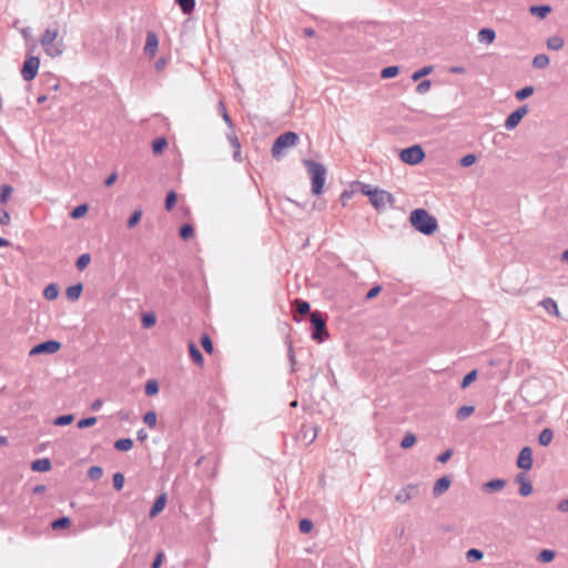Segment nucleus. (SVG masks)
Masks as SVG:
<instances>
[{
  "mask_svg": "<svg viewBox=\"0 0 568 568\" xmlns=\"http://www.w3.org/2000/svg\"><path fill=\"white\" fill-rule=\"evenodd\" d=\"M529 112V108L527 104H524L516 109L514 112H511L506 121H505V128L507 130H514L523 120V118Z\"/></svg>",
  "mask_w": 568,
  "mask_h": 568,
  "instance_id": "10",
  "label": "nucleus"
},
{
  "mask_svg": "<svg viewBox=\"0 0 568 568\" xmlns=\"http://www.w3.org/2000/svg\"><path fill=\"white\" fill-rule=\"evenodd\" d=\"M303 164L311 176L313 194L320 195L323 192L326 179L325 166L322 163L310 159L303 160Z\"/></svg>",
  "mask_w": 568,
  "mask_h": 568,
  "instance_id": "2",
  "label": "nucleus"
},
{
  "mask_svg": "<svg viewBox=\"0 0 568 568\" xmlns=\"http://www.w3.org/2000/svg\"><path fill=\"white\" fill-rule=\"evenodd\" d=\"M166 146H168V141L163 136L156 138L152 142V151L154 154H161Z\"/></svg>",
  "mask_w": 568,
  "mask_h": 568,
  "instance_id": "28",
  "label": "nucleus"
},
{
  "mask_svg": "<svg viewBox=\"0 0 568 568\" xmlns=\"http://www.w3.org/2000/svg\"><path fill=\"white\" fill-rule=\"evenodd\" d=\"M103 475V470L100 466H92L88 470V476L91 480H99Z\"/></svg>",
  "mask_w": 568,
  "mask_h": 568,
  "instance_id": "50",
  "label": "nucleus"
},
{
  "mask_svg": "<svg viewBox=\"0 0 568 568\" xmlns=\"http://www.w3.org/2000/svg\"><path fill=\"white\" fill-rule=\"evenodd\" d=\"M142 211L135 210L128 220V227L133 229L141 220Z\"/></svg>",
  "mask_w": 568,
  "mask_h": 568,
  "instance_id": "51",
  "label": "nucleus"
},
{
  "mask_svg": "<svg viewBox=\"0 0 568 568\" xmlns=\"http://www.w3.org/2000/svg\"><path fill=\"white\" fill-rule=\"evenodd\" d=\"M517 466L520 469H524L526 471L531 469V466H532V450H531L530 447L526 446V447H524L519 452V455H518V458H517Z\"/></svg>",
  "mask_w": 568,
  "mask_h": 568,
  "instance_id": "13",
  "label": "nucleus"
},
{
  "mask_svg": "<svg viewBox=\"0 0 568 568\" xmlns=\"http://www.w3.org/2000/svg\"><path fill=\"white\" fill-rule=\"evenodd\" d=\"M59 295V286L54 283L52 284H49L44 291H43V296L48 300V301H53L58 297Z\"/></svg>",
  "mask_w": 568,
  "mask_h": 568,
  "instance_id": "27",
  "label": "nucleus"
},
{
  "mask_svg": "<svg viewBox=\"0 0 568 568\" xmlns=\"http://www.w3.org/2000/svg\"><path fill=\"white\" fill-rule=\"evenodd\" d=\"M61 348V343L54 339L45 341L33 346L30 351V355L39 354H54Z\"/></svg>",
  "mask_w": 568,
  "mask_h": 568,
  "instance_id": "9",
  "label": "nucleus"
},
{
  "mask_svg": "<svg viewBox=\"0 0 568 568\" xmlns=\"http://www.w3.org/2000/svg\"><path fill=\"white\" fill-rule=\"evenodd\" d=\"M71 525V519L67 516L60 517L51 523V527L54 530L67 528Z\"/></svg>",
  "mask_w": 568,
  "mask_h": 568,
  "instance_id": "35",
  "label": "nucleus"
},
{
  "mask_svg": "<svg viewBox=\"0 0 568 568\" xmlns=\"http://www.w3.org/2000/svg\"><path fill=\"white\" fill-rule=\"evenodd\" d=\"M219 111L224 120V122L227 124L229 128H233V121L231 119V116L229 115L227 111H226V108H225V104L223 101H220L219 102Z\"/></svg>",
  "mask_w": 568,
  "mask_h": 568,
  "instance_id": "46",
  "label": "nucleus"
},
{
  "mask_svg": "<svg viewBox=\"0 0 568 568\" xmlns=\"http://www.w3.org/2000/svg\"><path fill=\"white\" fill-rule=\"evenodd\" d=\"M564 45H565V41L559 36L550 37L547 40V48L550 50L558 51V50H561L564 48Z\"/></svg>",
  "mask_w": 568,
  "mask_h": 568,
  "instance_id": "24",
  "label": "nucleus"
},
{
  "mask_svg": "<svg viewBox=\"0 0 568 568\" xmlns=\"http://www.w3.org/2000/svg\"><path fill=\"white\" fill-rule=\"evenodd\" d=\"M399 158L406 164L416 165L424 160L425 152L420 145L415 144L402 150Z\"/></svg>",
  "mask_w": 568,
  "mask_h": 568,
  "instance_id": "6",
  "label": "nucleus"
},
{
  "mask_svg": "<svg viewBox=\"0 0 568 568\" xmlns=\"http://www.w3.org/2000/svg\"><path fill=\"white\" fill-rule=\"evenodd\" d=\"M201 344L206 353H209V354L213 353V343H212L211 337L207 334L202 335Z\"/></svg>",
  "mask_w": 568,
  "mask_h": 568,
  "instance_id": "53",
  "label": "nucleus"
},
{
  "mask_svg": "<svg viewBox=\"0 0 568 568\" xmlns=\"http://www.w3.org/2000/svg\"><path fill=\"white\" fill-rule=\"evenodd\" d=\"M175 203H176V193L174 191H170L165 197V209L168 211H172L173 207L175 206Z\"/></svg>",
  "mask_w": 568,
  "mask_h": 568,
  "instance_id": "52",
  "label": "nucleus"
},
{
  "mask_svg": "<svg viewBox=\"0 0 568 568\" xmlns=\"http://www.w3.org/2000/svg\"><path fill=\"white\" fill-rule=\"evenodd\" d=\"M532 93H534V87L527 85V87H524L523 89L516 91L515 98L519 101H523V100L529 98L530 95H532Z\"/></svg>",
  "mask_w": 568,
  "mask_h": 568,
  "instance_id": "36",
  "label": "nucleus"
},
{
  "mask_svg": "<svg viewBox=\"0 0 568 568\" xmlns=\"http://www.w3.org/2000/svg\"><path fill=\"white\" fill-rule=\"evenodd\" d=\"M58 36V30L47 29L40 38V43L45 53L52 58L61 55L64 50L62 40L55 42Z\"/></svg>",
  "mask_w": 568,
  "mask_h": 568,
  "instance_id": "3",
  "label": "nucleus"
},
{
  "mask_svg": "<svg viewBox=\"0 0 568 568\" xmlns=\"http://www.w3.org/2000/svg\"><path fill=\"white\" fill-rule=\"evenodd\" d=\"M73 420H74V415L68 414V415L58 416L53 420V424L55 426H67V425L71 424Z\"/></svg>",
  "mask_w": 568,
  "mask_h": 568,
  "instance_id": "43",
  "label": "nucleus"
},
{
  "mask_svg": "<svg viewBox=\"0 0 568 568\" xmlns=\"http://www.w3.org/2000/svg\"><path fill=\"white\" fill-rule=\"evenodd\" d=\"M416 443V436L413 433H406L404 438L400 442V447L404 449H408L413 447Z\"/></svg>",
  "mask_w": 568,
  "mask_h": 568,
  "instance_id": "37",
  "label": "nucleus"
},
{
  "mask_svg": "<svg viewBox=\"0 0 568 568\" xmlns=\"http://www.w3.org/2000/svg\"><path fill=\"white\" fill-rule=\"evenodd\" d=\"M286 344H287V356H288L290 363L292 365V368L294 369V365L296 364L294 348H293L291 341H287Z\"/></svg>",
  "mask_w": 568,
  "mask_h": 568,
  "instance_id": "60",
  "label": "nucleus"
},
{
  "mask_svg": "<svg viewBox=\"0 0 568 568\" xmlns=\"http://www.w3.org/2000/svg\"><path fill=\"white\" fill-rule=\"evenodd\" d=\"M312 338L318 343H323L328 337L326 328V316L320 311L311 313Z\"/></svg>",
  "mask_w": 568,
  "mask_h": 568,
  "instance_id": "4",
  "label": "nucleus"
},
{
  "mask_svg": "<svg viewBox=\"0 0 568 568\" xmlns=\"http://www.w3.org/2000/svg\"><path fill=\"white\" fill-rule=\"evenodd\" d=\"M95 423H97V417L91 416V417L80 419L78 422L77 426H78V428L83 429V428L93 426Z\"/></svg>",
  "mask_w": 568,
  "mask_h": 568,
  "instance_id": "55",
  "label": "nucleus"
},
{
  "mask_svg": "<svg viewBox=\"0 0 568 568\" xmlns=\"http://www.w3.org/2000/svg\"><path fill=\"white\" fill-rule=\"evenodd\" d=\"M40 67V60L38 57H29L24 60L21 75L24 81H31L37 77Z\"/></svg>",
  "mask_w": 568,
  "mask_h": 568,
  "instance_id": "8",
  "label": "nucleus"
},
{
  "mask_svg": "<svg viewBox=\"0 0 568 568\" xmlns=\"http://www.w3.org/2000/svg\"><path fill=\"white\" fill-rule=\"evenodd\" d=\"M297 141L298 135L292 131L278 135L272 145V155L275 159H278L284 149L294 146L297 143Z\"/></svg>",
  "mask_w": 568,
  "mask_h": 568,
  "instance_id": "5",
  "label": "nucleus"
},
{
  "mask_svg": "<svg viewBox=\"0 0 568 568\" xmlns=\"http://www.w3.org/2000/svg\"><path fill=\"white\" fill-rule=\"evenodd\" d=\"M314 525H313V521L307 519V518H303L300 520V524H298V529L302 534H308L312 531Z\"/></svg>",
  "mask_w": 568,
  "mask_h": 568,
  "instance_id": "48",
  "label": "nucleus"
},
{
  "mask_svg": "<svg viewBox=\"0 0 568 568\" xmlns=\"http://www.w3.org/2000/svg\"><path fill=\"white\" fill-rule=\"evenodd\" d=\"M11 221L10 214L7 210H0V224L9 225Z\"/></svg>",
  "mask_w": 568,
  "mask_h": 568,
  "instance_id": "62",
  "label": "nucleus"
},
{
  "mask_svg": "<svg viewBox=\"0 0 568 568\" xmlns=\"http://www.w3.org/2000/svg\"><path fill=\"white\" fill-rule=\"evenodd\" d=\"M555 556H556V552L555 550H551V549H544L541 550L538 556H537V560L539 562H544V564H548V562H551L554 559H555Z\"/></svg>",
  "mask_w": 568,
  "mask_h": 568,
  "instance_id": "30",
  "label": "nucleus"
},
{
  "mask_svg": "<svg viewBox=\"0 0 568 568\" xmlns=\"http://www.w3.org/2000/svg\"><path fill=\"white\" fill-rule=\"evenodd\" d=\"M166 501H168V497H166V494L163 493L161 494L154 501L150 513H149V516L150 518H154L156 517L165 507L166 505Z\"/></svg>",
  "mask_w": 568,
  "mask_h": 568,
  "instance_id": "16",
  "label": "nucleus"
},
{
  "mask_svg": "<svg viewBox=\"0 0 568 568\" xmlns=\"http://www.w3.org/2000/svg\"><path fill=\"white\" fill-rule=\"evenodd\" d=\"M90 261H91L90 254L84 253L78 257L75 265L79 271H82L89 265Z\"/></svg>",
  "mask_w": 568,
  "mask_h": 568,
  "instance_id": "49",
  "label": "nucleus"
},
{
  "mask_svg": "<svg viewBox=\"0 0 568 568\" xmlns=\"http://www.w3.org/2000/svg\"><path fill=\"white\" fill-rule=\"evenodd\" d=\"M477 378V371L476 369H473L470 371L469 373H467L463 381H462V384H460V387L462 388H466L468 387L473 382H475Z\"/></svg>",
  "mask_w": 568,
  "mask_h": 568,
  "instance_id": "45",
  "label": "nucleus"
},
{
  "mask_svg": "<svg viewBox=\"0 0 568 568\" xmlns=\"http://www.w3.org/2000/svg\"><path fill=\"white\" fill-rule=\"evenodd\" d=\"M133 440L131 438H121L114 443V448L119 452H128L132 448Z\"/></svg>",
  "mask_w": 568,
  "mask_h": 568,
  "instance_id": "29",
  "label": "nucleus"
},
{
  "mask_svg": "<svg viewBox=\"0 0 568 568\" xmlns=\"http://www.w3.org/2000/svg\"><path fill=\"white\" fill-rule=\"evenodd\" d=\"M184 14H190L195 7V0H175Z\"/></svg>",
  "mask_w": 568,
  "mask_h": 568,
  "instance_id": "32",
  "label": "nucleus"
},
{
  "mask_svg": "<svg viewBox=\"0 0 568 568\" xmlns=\"http://www.w3.org/2000/svg\"><path fill=\"white\" fill-rule=\"evenodd\" d=\"M294 304L296 306V312L300 314V315H306V314H310L311 315V306H310V303L306 302V301H303V300H300V298H296L294 301Z\"/></svg>",
  "mask_w": 568,
  "mask_h": 568,
  "instance_id": "31",
  "label": "nucleus"
},
{
  "mask_svg": "<svg viewBox=\"0 0 568 568\" xmlns=\"http://www.w3.org/2000/svg\"><path fill=\"white\" fill-rule=\"evenodd\" d=\"M399 73V68L397 65L386 67L382 70L381 77L383 79H390L396 77Z\"/></svg>",
  "mask_w": 568,
  "mask_h": 568,
  "instance_id": "38",
  "label": "nucleus"
},
{
  "mask_svg": "<svg viewBox=\"0 0 568 568\" xmlns=\"http://www.w3.org/2000/svg\"><path fill=\"white\" fill-rule=\"evenodd\" d=\"M540 305L548 314L559 315L557 303L551 297H546L540 302Z\"/></svg>",
  "mask_w": 568,
  "mask_h": 568,
  "instance_id": "23",
  "label": "nucleus"
},
{
  "mask_svg": "<svg viewBox=\"0 0 568 568\" xmlns=\"http://www.w3.org/2000/svg\"><path fill=\"white\" fill-rule=\"evenodd\" d=\"M477 37L480 43L490 44L496 38V32L490 28H484L479 30Z\"/></svg>",
  "mask_w": 568,
  "mask_h": 568,
  "instance_id": "19",
  "label": "nucleus"
},
{
  "mask_svg": "<svg viewBox=\"0 0 568 568\" xmlns=\"http://www.w3.org/2000/svg\"><path fill=\"white\" fill-rule=\"evenodd\" d=\"M124 485V476L122 473H115L113 475V487L116 490H121Z\"/></svg>",
  "mask_w": 568,
  "mask_h": 568,
  "instance_id": "57",
  "label": "nucleus"
},
{
  "mask_svg": "<svg viewBox=\"0 0 568 568\" xmlns=\"http://www.w3.org/2000/svg\"><path fill=\"white\" fill-rule=\"evenodd\" d=\"M474 410H475L474 406H462L457 410L456 417L458 419H466L467 417H469L474 413Z\"/></svg>",
  "mask_w": 568,
  "mask_h": 568,
  "instance_id": "47",
  "label": "nucleus"
},
{
  "mask_svg": "<svg viewBox=\"0 0 568 568\" xmlns=\"http://www.w3.org/2000/svg\"><path fill=\"white\" fill-rule=\"evenodd\" d=\"M554 438V433L550 428H545L540 432L538 436V443L541 446H548Z\"/></svg>",
  "mask_w": 568,
  "mask_h": 568,
  "instance_id": "25",
  "label": "nucleus"
},
{
  "mask_svg": "<svg viewBox=\"0 0 568 568\" xmlns=\"http://www.w3.org/2000/svg\"><path fill=\"white\" fill-rule=\"evenodd\" d=\"M159 47V39L154 32H148L146 42L144 45L145 54L154 57Z\"/></svg>",
  "mask_w": 568,
  "mask_h": 568,
  "instance_id": "15",
  "label": "nucleus"
},
{
  "mask_svg": "<svg viewBox=\"0 0 568 568\" xmlns=\"http://www.w3.org/2000/svg\"><path fill=\"white\" fill-rule=\"evenodd\" d=\"M382 291L381 285L373 286L367 293H366V300H373L376 297L379 292Z\"/></svg>",
  "mask_w": 568,
  "mask_h": 568,
  "instance_id": "63",
  "label": "nucleus"
},
{
  "mask_svg": "<svg viewBox=\"0 0 568 568\" xmlns=\"http://www.w3.org/2000/svg\"><path fill=\"white\" fill-rule=\"evenodd\" d=\"M189 353H190L191 359L196 365H199V366L203 365V363H204L203 355H202L201 351L199 349V347L193 342L189 343Z\"/></svg>",
  "mask_w": 568,
  "mask_h": 568,
  "instance_id": "20",
  "label": "nucleus"
},
{
  "mask_svg": "<svg viewBox=\"0 0 568 568\" xmlns=\"http://www.w3.org/2000/svg\"><path fill=\"white\" fill-rule=\"evenodd\" d=\"M551 11V7L550 6H532L530 8V12L532 14H536L538 16L539 18H545L549 12Z\"/></svg>",
  "mask_w": 568,
  "mask_h": 568,
  "instance_id": "33",
  "label": "nucleus"
},
{
  "mask_svg": "<svg viewBox=\"0 0 568 568\" xmlns=\"http://www.w3.org/2000/svg\"><path fill=\"white\" fill-rule=\"evenodd\" d=\"M453 456V449H446L444 453H442L438 457H437V462L440 463V464H445L446 462L449 460V458Z\"/></svg>",
  "mask_w": 568,
  "mask_h": 568,
  "instance_id": "61",
  "label": "nucleus"
},
{
  "mask_svg": "<svg viewBox=\"0 0 568 568\" xmlns=\"http://www.w3.org/2000/svg\"><path fill=\"white\" fill-rule=\"evenodd\" d=\"M163 558H164V554L163 552H159L156 555V557L154 558L152 565H151V568H160L162 562H163Z\"/></svg>",
  "mask_w": 568,
  "mask_h": 568,
  "instance_id": "64",
  "label": "nucleus"
},
{
  "mask_svg": "<svg viewBox=\"0 0 568 568\" xmlns=\"http://www.w3.org/2000/svg\"><path fill=\"white\" fill-rule=\"evenodd\" d=\"M430 85H432V83H430V81H429V80H423L422 82H419V83L416 85V89H415V90H416V92H417L418 94H424V93H426V92H428V91H429Z\"/></svg>",
  "mask_w": 568,
  "mask_h": 568,
  "instance_id": "58",
  "label": "nucleus"
},
{
  "mask_svg": "<svg viewBox=\"0 0 568 568\" xmlns=\"http://www.w3.org/2000/svg\"><path fill=\"white\" fill-rule=\"evenodd\" d=\"M506 485L505 479L496 478L484 484L483 489L486 493H494L501 490Z\"/></svg>",
  "mask_w": 568,
  "mask_h": 568,
  "instance_id": "18",
  "label": "nucleus"
},
{
  "mask_svg": "<svg viewBox=\"0 0 568 568\" xmlns=\"http://www.w3.org/2000/svg\"><path fill=\"white\" fill-rule=\"evenodd\" d=\"M450 478L448 476H443L439 479L436 480L433 493L435 496H439L444 494L450 486Z\"/></svg>",
  "mask_w": 568,
  "mask_h": 568,
  "instance_id": "17",
  "label": "nucleus"
},
{
  "mask_svg": "<svg viewBox=\"0 0 568 568\" xmlns=\"http://www.w3.org/2000/svg\"><path fill=\"white\" fill-rule=\"evenodd\" d=\"M483 557H484V552L479 549L471 548L466 551V559L468 561H478V560L483 559Z\"/></svg>",
  "mask_w": 568,
  "mask_h": 568,
  "instance_id": "42",
  "label": "nucleus"
},
{
  "mask_svg": "<svg viewBox=\"0 0 568 568\" xmlns=\"http://www.w3.org/2000/svg\"><path fill=\"white\" fill-rule=\"evenodd\" d=\"M531 64L535 69H545L549 64V58L544 53L537 54L534 57Z\"/></svg>",
  "mask_w": 568,
  "mask_h": 568,
  "instance_id": "26",
  "label": "nucleus"
},
{
  "mask_svg": "<svg viewBox=\"0 0 568 568\" xmlns=\"http://www.w3.org/2000/svg\"><path fill=\"white\" fill-rule=\"evenodd\" d=\"M88 210H89L88 204H80V205L75 206V207L71 211L70 216H71L72 219H74V220L80 219V217H82V216H84V215H85V213L88 212Z\"/></svg>",
  "mask_w": 568,
  "mask_h": 568,
  "instance_id": "39",
  "label": "nucleus"
},
{
  "mask_svg": "<svg viewBox=\"0 0 568 568\" xmlns=\"http://www.w3.org/2000/svg\"><path fill=\"white\" fill-rule=\"evenodd\" d=\"M31 469L33 471H49L51 469V462L49 458H39L32 462Z\"/></svg>",
  "mask_w": 568,
  "mask_h": 568,
  "instance_id": "21",
  "label": "nucleus"
},
{
  "mask_svg": "<svg viewBox=\"0 0 568 568\" xmlns=\"http://www.w3.org/2000/svg\"><path fill=\"white\" fill-rule=\"evenodd\" d=\"M194 235V229L191 224H183L180 227V236L183 240H190Z\"/></svg>",
  "mask_w": 568,
  "mask_h": 568,
  "instance_id": "44",
  "label": "nucleus"
},
{
  "mask_svg": "<svg viewBox=\"0 0 568 568\" xmlns=\"http://www.w3.org/2000/svg\"><path fill=\"white\" fill-rule=\"evenodd\" d=\"M369 201L376 210L381 211L386 209L387 205L393 206L395 199L389 192L385 190L374 189L372 199Z\"/></svg>",
  "mask_w": 568,
  "mask_h": 568,
  "instance_id": "7",
  "label": "nucleus"
},
{
  "mask_svg": "<svg viewBox=\"0 0 568 568\" xmlns=\"http://www.w3.org/2000/svg\"><path fill=\"white\" fill-rule=\"evenodd\" d=\"M515 481L519 484V494L521 496L526 497L532 493V485L526 473H518Z\"/></svg>",
  "mask_w": 568,
  "mask_h": 568,
  "instance_id": "14",
  "label": "nucleus"
},
{
  "mask_svg": "<svg viewBox=\"0 0 568 568\" xmlns=\"http://www.w3.org/2000/svg\"><path fill=\"white\" fill-rule=\"evenodd\" d=\"M434 68L433 65H426L417 71H415L412 75L413 81H418L423 77H426L433 72Z\"/></svg>",
  "mask_w": 568,
  "mask_h": 568,
  "instance_id": "41",
  "label": "nucleus"
},
{
  "mask_svg": "<svg viewBox=\"0 0 568 568\" xmlns=\"http://www.w3.org/2000/svg\"><path fill=\"white\" fill-rule=\"evenodd\" d=\"M476 162V155L475 154H467L460 159V165L464 168H468L473 165Z\"/></svg>",
  "mask_w": 568,
  "mask_h": 568,
  "instance_id": "59",
  "label": "nucleus"
},
{
  "mask_svg": "<svg viewBox=\"0 0 568 568\" xmlns=\"http://www.w3.org/2000/svg\"><path fill=\"white\" fill-rule=\"evenodd\" d=\"M409 221L418 232L425 235H430L438 229L437 220L425 209H416L412 211Z\"/></svg>",
  "mask_w": 568,
  "mask_h": 568,
  "instance_id": "1",
  "label": "nucleus"
},
{
  "mask_svg": "<svg viewBox=\"0 0 568 568\" xmlns=\"http://www.w3.org/2000/svg\"><path fill=\"white\" fill-rule=\"evenodd\" d=\"M156 322V317L153 313L143 314L142 316V325L145 328L152 327Z\"/></svg>",
  "mask_w": 568,
  "mask_h": 568,
  "instance_id": "54",
  "label": "nucleus"
},
{
  "mask_svg": "<svg viewBox=\"0 0 568 568\" xmlns=\"http://www.w3.org/2000/svg\"><path fill=\"white\" fill-rule=\"evenodd\" d=\"M419 493V486L409 484L403 487L395 496V500L402 504L407 503L412 498L416 497Z\"/></svg>",
  "mask_w": 568,
  "mask_h": 568,
  "instance_id": "11",
  "label": "nucleus"
},
{
  "mask_svg": "<svg viewBox=\"0 0 568 568\" xmlns=\"http://www.w3.org/2000/svg\"><path fill=\"white\" fill-rule=\"evenodd\" d=\"M145 394L148 396H154L159 393V383L155 379H150L145 384Z\"/></svg>",
  "mask_w": 568,
  "mask_h": 568,
  "instance_id": "40",
  "label": "nucleus"
},
{
  "mask_svg": "<svg viewBox=\"0 0 568 568\" xmlns=\"http://www.w3.org/2000/svg\"><path fill=\"white\" fill-rule=\"evenodd\" d=\"M143 422L149 426V427H154L156 425V414L153 412V410H150L144 416H143Z\"/></svg>",
  "mask_w": 568,
  "mask_h": 568,
  "instance_id": "56",
  "label": "nucleus"
},
{
  "mask_svg": "<svg viewBox=\"0 0 568 568\" xmlns=\"http://www.w3.org/2000/svg\"><path fill=\"white\" fill-rule=\"evenodd\" d=\"M83 291V285L81 283H78L75 285H71L65 291V296L68 300L74 302L79 300L81 293Z\"/></svg>",
  "mask_w": 568,
  "mask_h": 568,
  "instance_id": "22",
  "label": "nucleus"
},
{
  "mask_svg": "<svg viewBox=\"0 0 568 568\" xmlns=\"http://www.w3.org/2000/svg\"><path fill=\"white\" fill-rule=\"evenodd\" d=\"M298 439L305 445L312 444L317 437V428L314 425H302L298 435Z\"/></svg>",
  "mask_w": 568,
  "mask_h": 568,
  "instance_id": "12",
  "label": "nucleus"
},
{
  "mask_svg": "<svg viewBox=\"0 0 568 568\" xmlns=\"http://www.w3.org/2000/svg\"><path fill=\"white\" fill-rule=\"evenodd\" d=\"M13 192V187L9 184H3L0 187V203L6 204Z\"/></svg>",
  "mask_w": 568,
  "mask_h": 568,
  "instance_id": "34",
  "label": "nucleus"
}]
</instances>
